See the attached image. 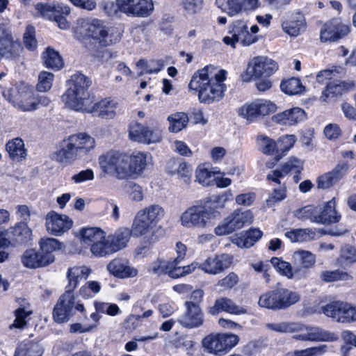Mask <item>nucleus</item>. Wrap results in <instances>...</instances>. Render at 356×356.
I'll list each match as a JSON object with an SVG mask.
<instances>
[{
	"label": "nucleus",
	"mask_w": 356,
	"mask_h": 356,
	"mask_svg": "<svg viewBox=\"0 0 356 356\" xmlns=\"http://www.w3.org/2000/svg\"><path fill=\"white\" fill-rule=\"evenodd\" d=\"M91 80L82 73L76 72L68 81V88L62 95L65 105L76 111L96 113L101 118L111 120L116 115L118 103L115 99L104 98L93 103L88 90Z\"/></svg>",
	"instance_id": "1"
},
{
	"label": "nucleus",
	"mask_w": 356,
	"mask_h": 356,
	"mask_svg": "<svg viewBox=\"0 0 356 356\" xmlns=\"http://www.w3.org/2000/svg\"><path fill=\"white\" fill-rule=\"evenodd\" d=\"M227 76L226 70L209 65L194 73L188 88L198 92L200 102L211 104L218 102L223 97L227 90L224 83Z\"/></svg>",
	"instance_id": "2"
},
{
	"label": "nucleus",
	"mask_w": 356,
	"mask_h": 356,
	"mask_svg": "<svg viewBox=\"0 0 356 356\" xmlns=\"http://www.w3.org/2000/svg\"><path fill=\"white\" fill-rule=\"evenodd\" d=\"M266 327L280 333H295L293 339L302 341L333 342L339 339V336L318 326L307 325L301 323L282 322L268 323Z\"/></svg>",
	"instance_id": "3"
},
{
	"label": "nucleus",
	"mask_w": 356,
	"mask_h": 356,
	"mask_svg": "<svg viewBox=\"0 0 356 356\" xmlns=\"http://www.w3.org/2000/svg\"><path fill=\"white\" fill-rule=\"evenodd\" d=\"M219 213L203 204H194L187 208L180 216L181 225L186 228H206L214 223Z\"/></svg>",
	"instance_id": "4"
},
{
	"label": "nucleus",
	"mask_w": 356,
	"mask_h": 356,
	"mask_svg": "<svg viewBox=\"0 0 356 356\" xmlns=\"http://www.w3.org/2000/svg\"><path fill=\"white\" fill-rule=\"evenodd\" d=\"M98 163L105 175L120 180L129 179L128 154L126 153L110 150L99 156Z\"/></svg>",
	"instance_id": "5"
},
{
	"label": "nucleus",
	"mask_w": 356,
	"mask_h": 356,
	"mask_svg": "<svg viewBox=\"0 0 356 356\" xmlns=\"http://www.w3.org/2000/svg\"><path fill=\"white\" fill-rule=\"evenodd\" d=\"M239 338L234 334L212 333L202 341L204 350L216 356H222L238 343Z\"/></svg>",
	"instance_id": "6"
},
{
	"label": "nucleus",
	"mask_w": 356,
	"mask_h": 356,
	"mask_svg": "<svg viewBox=\"0 0 356 356\" xmlns=\"http://www.w3.org/2000/svg\"><path fill=\"white\" fill-rule=\"evenodd\" d=\"M3 95L18 110L29 112L37 108L38 98L32 89L25 85H21L11 90H5Z\"/></svg>",
	"instance_id": "7"
},
{
	"label": "nucleus",
	"mask_w": 356,
	"mask_h": 356,
	"mask_svg": "<svg viewBox=\"0 0 356 356\" xmlns=\"http://www.w3.org/2000/svg\"><path fill=\"white\" fill-rule=\"evenodd\" d=\"M75 311L84 313L83 304L76 302L74 291L66 289L58 300L53 311V317L56 322L63 323L70 320L75 314Z\"/></svg>",
	"instance_id": "8"
},
{
	"label": "nucleus",
	"mask_w": 356,
	"mask_h": 356,
	"mask_svg": "<svg viewBox=\"0 0 356 356\" xmlns=\"http://www.w3.org/2000/svg\"><path fill=\"white\" fill-rule=\"evenodd\" d=\"M20 42L13 35L10 27L0 24V59L16 60L22 51Z\"/></svg>",
	"instance_id": "9"
},
{
	"label": "nucleus",
	"mask_w": 356,
	"mask_h": 356,
	"mask_svg": "<svg viewBox=\"0 0 356 356\" xmlns=\"http://www.w3.org/2000/svg\"><path fill=\"white\" fill-rule=\"evenodd\" d=\"M277 109L276 105L269 100L259 99L245 104L238 110L239 116L249 122L257 120L261 116L268 115Z\"/></svg>",
	"instance_id": "10"
},
{
	"label": "nucleus",
	"mask_w": 356,
	"mask_h": 356,
	"mask_svg": "<svg viewBox=\"0 0 356 356\" xmlns=\"http://www.w3.org/2000/svg\"><path fill=\"white\" fill-rule=\"evenodd\" d=\"M129 136L131 140L145 144L157 143L161 141L163 130L159 124L152 127L135 122L129 126Z\"/></svg>",
	"instance_id": "11"
},
{
	"label": "nucleus",
	"mask_w": 356,
	"mask_h": 356,
	"mask_svg": "<svg viewBox=\"0 0 356 356\" xmlns=\"http://www.w3.org/2000/svg\"><path fill=\"white\" fill-rule=\"evenodd\" d=\"M117 10L131 17H147L154 11L152 0H116Z\"/></svg>",
	"instance_id": "12"
},
{
	"label": "nucleus",
	"mask_w": 356,
	"mask_h": 356,
	"mask_svg": "<svg viewBox=\"0 0 356 356\" xmlns=\"http://www.w3.org/2000/svg\"><path fill=\"white\" fill-rule=\"evenodd\" d=\"M108 23L97 18H80L76 22V31L99 42Z\"/></svg>",
	"instance_id": "13"
},
{
	"label": "nucleus",
	"mask_w": 356,
	"mask_h": 356,
	"mask_svg": "<svg viewBox=\"0 0 356 356\" xmlns=\"http://www.w3.org/2000/svg\"><path fill=\"white\" fill-rule=\"evenodd\" d=\"M278 69L277 63L271 58L265 56L253 58L248 63L247 74L252 79L268 77Z\"/></svg>",
	"instance_id": "14"
},
{
	"label": "nucleus",
	"mask_w": 356,
	"mask_h": 356,
	"mask_svg": "<svg viewBox=\"0 0 356 356\" xmlns=\"http://www.w3.org/2000/svg\"><path fill=\"white\" fill-rule=\"evenodd\" d=\"M184 305L186 311L178 318L177 322L187 329L201 327L204 322V314L200 306L191 301H186Z\"/></svg>",
	"instance_id": "15"
},
{
	"label": "nucleus",
	"mask_w": 356,
	"mask_h": 356,
	"mask_svg": "<svg viewBox=\"0 0 356 356\" xmlns=\"http://www.w3.org/2000/svg\"><path fill=\"white\" fill-rule=\"evenodd\" d=\"M350 30L348 24L342 23L339 19H332L322 26L320 39L323 42L335 41L346 36Z\"/></svg>",
	"instance_id": "16"
},
{
	"label": "nucleus",
	"mask_w": 356,
	"mask_h": 356,
	"mask_svg": "<svg viewBox=\"0 0 356 356\" xmlns=\"http://www.w3.org/2000/svg\"><path fill=\"white\" fill-rule=\"evenodd\" d=\"M282 29L291 37H297L306 29V20L304 15L300 12L286 13L282 18Z\"/></svg>",
	"instance_id": "17"
},
{
	"label": "nucleus",
	"mask_w": 356,
	"mask_h": 356,
	"mask_svg": "<svg viewBox=\"0 0 356 356\" xmlns=\"http://www.w3.org/2000/svg\"><path fill=\"white\" fill-rule=\"evenodd\" d=\"M232 262V257L227 254H222L207 258L199 264L197 268L210 275H217L228 268Z\"/></svg>",
	"instance_id": "18"
},
{
	"label": "nucleus",
	"mask_w": 356,
	"mask_h": 356,
	"mask_svg": "<svg viewBox=\"0 0 356 356\" xmlns=\"http://www.w3.org/2000/svg\"><path fill=\"white\" fill-rule=\"evenodd\" d=\"M152 155L148 152H135L128 154L129 178L140 176L147 167L152 163Z\"/></svg>",
	"instance_id": "19"
},
{
	"label": "nucleus",
	"mask_w": 356,
	"mask_h": 356,
	"mask_svg": "<svg viewBox=\"0 0 356 356\" xmlns=\"http://www.w3.org/2000/svg\"><path fill=\"white\" fill-rule=\"evenodd\" d=\"M73 225L72 220L67 216L51 211L46 216V227L53 235L60 236L69 230Z\"/></svg>",
	"instance_id": "20"
},
{
	"label": "nucleus",
	"mask_w": 356,
	"mask_h": 356,
	"mask_svg": "<svg viewBox=\"0 0 356 356\" xmlns=\"http://www.w3.org/2000/svg\"><path fill=\"white\" fill-rule=\"evenodd\" d=\"M336 199L333 197L323 205L317 206V216L314 221L318 224L330 225L337 223L341 220V215L336 211Z\"/></svg>",
	"instance_id": "21"
},
{
	"label": "nucleus",
	"mask_w": 356,
	"mask_h": 356,
	"mask_svg": "<svg viewBox=\"0 0 356 356\" xmlns=\"http://www.w3.org/2000/svg\"><path fill=\"white\" fill-rule=\"evenodd\" d=\"M306 118L307 114L302 108L294 107L274 115L272 121L280 125L294 126Z\"/></svg>",
	"instance_id": "22"
},
{
	"label": "nucleus",
	"mask_w": 356,
	"mask_h": 356,
	"mask_svg": "<svg viewBox=\"0 0 356 356\" xmlns=\"http://www.w3.org/2000/svg\"><path fill=\"white\" fill-rule=\"evenodd\" d=\"M107 270L119 279L132 278L138 275V270L132 266L127 260L115 258L106 266Z\"/></svg>",
	"instance_id": "23"
},
{
	"label": "nucleus",
	"mask_w": 356,
	"mask_h": 356,
	"mask_svg": "<svg viewBox=\"0 0 356 356\" xmlns=\"http://www.w3.org/2000/svg\"><path fill=\"white\" fill-rule=\"evenodd\" d=\"M67 139L78 157L87 154L95 146L94 138L86 133L72 134L67 137Z\"/></svg>",
	"instance_id": "24"
},
{
	"label": "nucleus",
	"mask_w": 356,
	"mask_h": 356,
	"mask_svg": "<svg viewBox=\"0 0 356 356\" xmlns=\"http://www.w3.org/2000/svg\"><path fill=\"white\" fill-rule=\"evenodd\" d=\"M22 263L29 268L46 266L54 261L53 254H43L35 249L26 250L22 256Z\"/></svg>",
	"instance_id": "25"
},
{
	"label": "nucleus",
	"mask_w": 356,
	"mask_h": 356,
	"mask_svg": "<svg viewBox=\"0 0 356 356\" xmlns=\"http://www.w3.org/2000/svg\"><path fill=\"white\" fill-rule=\"evenodd\" d=\"M70 144L67 138L63 140L59 148L51 154V159L64 165L72 164L78 156Z\"/></svg>",
	"instance_id": "26"
},
{
	"label": "nucleus",
	"mask_w": 356,
	"mask_h": 356,
	"mask_svg": "<svg viewBox=\"0 0 356 356\" xmlns=\"http://www.w3.org/2000/svg\"><path fill=\"white\" fill-rule=\"evenodd\" d=\"M208 312L213 316L221 312H225L230 314L239 315L246 313V309L236 305L231 299L220 298L215 301L214 305L209 308Z\"/></svg>",
	"instance_id": "27"
},
{
	"label": "nucleus",
	"mask_w": 356,
	"mask_h": 356,
	"mask_svg": "<svg viewBox=\"0 0 356 356\" xmlns=\"http://www.w3.org/2000/svg\"><path fill=\"white\" fill-rule=\"evenodd\" d=\"M155 227L156 226L150 222V221H147V219L139 210L136 213L131 227L132 236L134 237H140L152 234V236H153Z\"/></svg>",
	"instance_id": "28"
},
{
	"label": "nucleus",
	"mask_w": 356,
	"mask_h": 356,
	"mask_svg": "<svg viewBox=\"0 0 356 356\" xmlns=\"http://www.w3.org/2000/svg\"><path fill=\"white\" fill-rule=\"evenodd\" d=\"M303 168V161L295 157H291L285 163L280 170H275L271 174L267 175L268 180L280 184V179L284 177L289 172H300Z\"/></svg>",
	"instance_id": "29"
},
{
	"label": "nucleus",
	"mask_w": 356,
	"mask_h": 356,
	"mask_svg": "<svg viewBox=\"0 0 356 356\" xmlns=\"http://www.w3.org/2000/svg\"><path fill=\"white\" fill-rule=\"evenodd\" d=\"M91 273L92 269L86 266H74L69 268L66 273L68 281L66 289L74 291L80 281L83 279L86 280Z\"/></svg>",
	"instance_id": "30"
},
{
	"label": "nucleus",
	"mask_w": 356,
	"mask_h": 356,
	"mask_svg": "<svg viewBox=\"0 0 356 356\" xmlns=\"http://www.w3.org/2000/svg\"><path fill=\"white\" fill-rule=\"evenodd\" d=\"M35 10L44 18L52 20L56 14L67 15L70 13L69 6L63 3H38L35 6Z\"/></svg>",
	"instance_id": "31"
},
{
	"label": "nucleus",
	"mask_w": 356,
	"mask_h": 356,
	"mask_svg": "<svg viewBox=\"0 0 356 356\" xmlns=\"http://www.w3.org/2000/svg\"><path fill=\"white\" fill-rule=\"evenodd\" d=\"M10 158L13 161H21L26 157L27 151L22 139L15 138L9 140L6 145Z\"/></svg>",
	"instance_id": "32"
},
{
	"label": "nucleus",
	"mask_w": 356,
	"mask_h": 356,
	"mask_svg": "<svg viewBox=\"0 0 356 356\" xmlns=\"http://www.w3.org/2000/svg\"><path fill=\"white\" fill-rule=\"evenodd\" d=\"M292 261L295 266L299 267L296 269H300V272L302 268L309 269L314 266L316 256L309 251L299 250L293 252Z\"/></svg>",
	"instance_id": "33"
},
{
	"label": "nucleus",
	"mask_w": 356,
	"mask_h": 356,
	"mask_svg": "<svg viewBox=\"0 0 356 356\" xmlns=\"http://www.w3.org/2000/svg\"><path fill=\"white\" fill-rule=\"evenodd\" d=\"M279 309L287 308L300 300L298 292L286 288L276 289Z\"/></svg>",
	"instance_id": "34"
},
{
	"label": "nucleus",
	"mask_w": 356,
	"mask_h": 356,
	"mask_svg": "<svg viewBox=\"0 0 356 356\" xmlns=\"http://www.w3.org/2000/svg\"><path fill=\"white\" fill-rule=\"evenodd\" d=\"M226 219L236 231L241 229L245 225L252 223L253 216L250 211H241L239 209H236L227 216Z\"/></svg>",
	"instance_id": "35"
},
{
	"label": "nucleus",
	"mask_w": 356,
	"mask_h": 356,
	"mask_svg": "<svg viewBox=\"0 0 356 356\" xmlns=\"http://www.w3.org/2000/svg\"><path fill=\"white\" fill-rule=\"evenodd\" d=\"M326 88L322 92L321 99L326 102L331 99L342 95L347 91L346 84L339 80L326 82Z\"/></svg>",
	"instance_id": "36"
},
{
	"label": "nucleus",
	"mask_w": 356,
	"mask_h": 356,
	"mask_svg": "<svg viewBox=\"0 0 356 356\" xmlns=\"http://www.w3.org/2000/svg\"><path fill=\"white\" fill-rule=\"evenodd\" d=\"M106 232L97 227H83L79 230V236L81 243L91 247L99 239H103Z\"/></svg>",
	"instance_id": "37"
},
{
	"label": "nucleus",
	"mask_w": 356,
	"mask_h": 356,
	"mask_svg": "<svg viewBox=\"0 0 356 356\" xmlns=\"http://www.w3.org/2000/svg\"><path fill=\"white\" fill-rule=\"evenodd\" d=\"M140 212L154 226L165 217V210L159 204H152L140 210Z\"/></svg>",
	"instance_id": "38"
},
{
	"label": "nucleus",
	"mask_w": 356,
	"mask_h": 356,
	"mask_svg": "<svg viewBox=\"0 0 356 356\" xmlns=\"http://www.w3.org/2000/svg\"><path fill=\"white\" fill-rule=\"evenodd\" d=\"M180 262L171 261L168 264V275L172 278H179L183 276H186L197 268L198 263L193 262L190 265L185 266H179Z\"/></svg>",
	"instance_id": "39"
},
{
	"label": "nucleus",
	"mask_w": 356,
	"mask_h": 356,
	"mask_svg": "<svg viewBox=\"0 0 356 356\" xmlns=\"http://www.w3.org/2000/svg\"><path fill=\"white\" fill-rule=\"evenodd\" d=\"M90 251L96 257H105L114 253L110 239L106 237V234L103 236V239H99L90 248Z\"/></svg>",
	"instance_id": "40"
},
{
	"label": "nucleus",
	"mask_w": 356,
	"mask_h": 356,
	"mask_svg": "<svg viewBox=\"0 0 356 356\" xmlns=\"http://www.w3.org/2000/svg\"><path fill=\"white\" fill-rule=\"evenodd\" d=\"M22 301L24 303L23 305L19 303L20 307L15 311V318L13 323L9 326L10 329H23L27 324L26 318L33 313L32 310L26 306V305H29V304L26 302L25 300H22Z\"/></svg>",
	"instance_id": "41"
},
{
	"label": "nucleus",
	"mask_w": 356,
	"mask_h": 356,
	"mask_svg": "<svg viewBox=\"0 0 356 356\" xmlns=\"http://www.w3.org/2000/svg\"><path fill=\"white\" fill-rule=\"evenodd\" d=\"M131 236H132L131 229H129L125 227L119 229L110 239L113 252L115 253L125 248Z\"/></svg>",
	"instance_id": "42"
},
{
	"label": "nucleus",
	"mask_w": 356,
	"mask_h": 356,
	"mask_svg": "<svg viewBox=\"0 0 356 356\" xmlns=\"http://www.w3.org/2000/svg\"><path fill=\"white\" fill-rule=\"evenodd\" d=\"M348 303L341 301H334L323 307V312L327 316L332 318L340 323V318L343 317Z\"/></svg>",
	"instance_id": "43"
},
{
	"label": "nucleus",
	"mask_w": 356,
	"mask_h": 356,
	"mask_svg": "<svg viewBox=\"0 0 356 356\" xmlns=\"http://www.w3.org/2000/svg\"><path fill=\"white\" fill-rule=\"evenodd\" d=\"M121 38L122 31L120 29L108 24L99 44L102 47L111 46L119 42Z\"/></svg>",
	"instance_id": "44"
},
{
	"label": "nucleus",
	"mask_w": 356,
	"mask_h": 356,
	"mask_svg": "<svg viewBox=\"0 0 356 356\" xmlns=\"http://www.w3.org/2000/svg\"><path fill=\"white\" fill-rule=\"evenodd\" d=\"M44 65L46 67L58 70L63 67V61L58 51L51 47H47L42 54Z\"/></svg>",
	"instance_id": "45"
},
{
	"label": "nucleus",
	"mask_w": 356,
	"mask_h": 356,
	"mask_svg": "<svg viewBox=\"0 0 356 356\" xmlns=\"http://www.w3.org/2000/svg\"><path fill=\"white\" fill-rule=\"evenodd\" d=\"M270 263L278 273L289 279L297 277L300 273V269L293 270L291 264L280 258L273 257L270 259Z\"/></svg>",
	"instance_id": "46"
},
{
	"label": "nucleus",
	"mask_w": 356,
	"mask_h": 356,
	"mask_svg": "<svg viewBox=\"0 0 356 356\" xmlns=\"http://www.w3.org/2000/svg\"><path fill=\"white\" fill-rule=\"evenodd\" d=\"M42 353L40 344L29 341L19 344L13 356H42Z\"/></svg>",
	"instance_id": "47"
},
{
	"label": "nucleus",
	"mask_w": 356,
	"mask_h": 356,
	"mask_svg": "<svg viewBox=\"0 0 356 356\" xmlns=\"http://www.w3.org/2000/svg\"><path fill=\"white\" fill-rule=\"evenodd\" d=\"M170 126L168 129L170 132L177 133L186 127L188 122V117L186 113L177 112L172 113L168 117Z\"/></svg>",
	"instance_id": "48"
},
{
	"label": "nucleus",
	"mask_w": 356,
	"mask_h": 356,
	"mask_svg": "<svg viewBox=\"0 0 356 356\" xmlns=\"http://www.w3.org/2000/svg\"><path fill=\"white\" fill-rule=\"evenodd\" d=\"M216 6L230 17L243 13L239 0H216Z\"/></svg>",
	"instance_id": "49"
},
{
	"label": "nucleus",
	"mask_w": 356,
	"mask_h": 356,
	"mask_svg": "<svg viewBox=\"0 0 356 356\" xmlns=\"http://www.w3.org/2000/svg\"><path fill=\"white\" fill-rule=\"evenodd\" d=\"M280 88L282 92L289 95H298L305 90L300 80L294 77L282 81Z\"/></svg>",
	"instance_id": "50"
},
{
	"label": "nucleus",
	"mask_w": 356,
	"mask_h": 356,
	"mask_svg": "<svg viewBox=\"0 0 356 356\" xmlns=\"http://www.w3.org/2000/svg\"><path fill=\"white\" fill-rule=\"evenodd\" d=\"M327 350L325 344L307 348L302 350H294L287 352L284 356H322Z\"/></svg>",
	"instance_id": "51"
},
{
	"label": "nucleus",
	"mask_w": 356,
	"mask_h": 356,
	"mask_svg": "<svg viewBox=\"0 0 356 356\" xmlns=\"http://www.w3.org/2000/svg\"><path fill=\"white\" fill-rule=\"evenodd\" d=\"M312 232L308 229H294L285 233V236L292 243H301L311 239Z\"/></svg>",
	"instance_id": "52"
},
{
	"label": "nucleus",
	"mask_w": 356,
	"mask_h": 356,
	"mask_svg": "<svg viewBox=\"0 0 356 356\" xmlns=\"http://www.w3.org/2000/svg\"><path fill=\"white\" fill-rule=\"evenodd\" d=\"M258 303L261 307L279 309L276 289L262 294L259 297Z\"/></svg>",
	"instance_id": "53"
},
{
	"label": "nucleus",
	"mask_w": 356,
	"mask_h": 356,
	"mask_svg": "<svg viewBox=\"0 0 356 356\" xmlns=\"http://www.w3.org/2000/svg\"><path fill=\"white\" fill-rule=\"evenodd\" d=\"M101 289L100 282L88 281L80 288L79 295L85 299L92 298L101 291Z\"/></svg>",
	"instance_id": "54"
},
{
	"label": "nucleus",
	"mask_w": 356,
	"mask_h": 356,
	"mask_svg": "<svg viewBox=\"0 0 356 356\" xmlns=\"http://www.w3.org/2000/svg\"><path fill=\"white\" fill-rule=\"evenodd\" d=\"M11 229L13 236L17 237L20 242L24 243L31 239L32 230L28 227L27 223L18 222Z\"/></svg>",
	"instance_id": "55"
},
{
	"label": "nucleus",
	"mask_w": 356,
	"mask_h": 356,
	"mask_svg": "<svg viewBox=\"0 0 356 356\" xmlns=\"http://www.w3.org/2000/svg\"><path fill=\"white\" fill-rule=\"evenodd\" d=\"M54 75L51 72L42 71L38 75L36 89L38 92H44L49 90L52 86Z\"/></svg>",
	"instance_id": "56"
},
{
	"label": "nucleus",
	"mask_w": 356,
	"mask_h": 356,
	"mask_svg": "<svg viewBox=\"0 0 356 356\" xmlns=\"http://www.w3.org/2000/svg\"><path fill=\"white\" fill-rule=\"evenodd\" d=\"M193 168L191 165L186 162H179L172 175H177L184 183L189 184L191 180Z\"/></svg>",
	"instance_id": "57"
},
{
	"label": "nucleus",
	"mask_w": 356,
	"mask_h": 356,
	"mask_svg": "<svg viewBox=\"0 0 356 356\" xmlns=\"http://www.w3.org/2000/svg\"><path fill=\"white\" fill-rule=\"evenodd\" d=\"M152 64H156V67H152L151 65H149V63L143 59L139 60L136 63V65L138 67L142 69V71L140 72L139 75L141 76L144 74H157L159 72L163 67L164 63L162 60H152Z\"/></svg>",
	"instance_id": "58"
},
{
	"label": "nucleus",
	"mask_w": 356,
	"mask_h": 356,
	"mask_svg": "<svg viewBox=\"0 0 356 356\" xmlns=\"http://www.w3.org/2000/svg\"><path fill=\"white\" fill-rule=\"evenodd\" d=\"M94 307L97 312L106 314L111 316H115L121 312L119 307L114 303H108L95 300L94 302Z\"/></svg>",
	"instance_id": "59"
},
{
	"label": "nucleus",
	"mask_w": 356,
	"mask_h": 356,
	"mask_svg": "<svg viewBox=\"0 0 356 356\" xmlns=\"http://www.w3.org/2000/svg\"><path fill=\"white\" fill-rule=\"evenodd\" d=\"M170 260H165L161 258H158L147 267V271L149 273L160 275L161 274H167L168 269V264Z\"/></svg>",
	"instance_id": "60"
},
{
	"label": "nucleus",
	"mask_w": 356,
	"mask_h": 356,
	"mask_svg": "<svg viewBox=\"0 0 356 356\" xmlns=\"http://www.w3.org/2000/svg\"><path fill=\"white\" fill-rule=\"evenodd\" d=\"M23 42L25 47L29 51H35L38 47V42L35 38V28L29 25L23 36Z\"/></svg>",
	"instance_id": "61"
},
{
	"label": "nucleus",
	"mask_w": 356,
	"mask_h": 356,
	"mask_svg": "<svg viewBox=\"0 0 356 356\" xmlns=\"http://www.w3.org/2000/svg\"><path fill=\"white\" fill-rule=\"evenodd\" d=\"M43 254H51V252L61 248V243L56 238H42L39 243Z\"/></svg>",
	"instance_id": "62"
},
{
	"label": "nucleus",
	"mask_w": 356,
	"mask_h": 356,
	"mask_svg": "<svg viewBox=\"0 0 356 356\" xmlns=\"http://www.w3.org/2000/svg\"><path fill=\"white\" fill-rule=\"evenodd\" d=\"M258 143L260 150L264 154L271 155L275 151L277 152V143L267 136H259L258 137Z\"/></svg>",
	"instance_id": "63"
},
{
	"label": "nucleus",
	"mask_w": 356,
	"mask_h": 356,
	"mask_svg": "<svg viewBox=\"0 0 356 356\" xmlns=\"http://www.w3.org/2000/svg\"><path fill=\"white\" fill-rule=\"evenodd\" d=\"M297 140L295 135H285L280 137L277 143V152L286 153L292 148Z\"/></svg>",
	"instance_id": "64"
}]
</instances>
